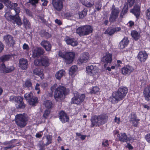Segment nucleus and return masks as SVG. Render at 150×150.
I'll list each match as a JSON object with an SVG mask.
<instances>
[{
  "mask_svg": "<svg viewBox=\"0 0 150 150\" xmlns=\"http://www.w3.org/2000/svg\"><path fill=\"white\" fill-rule=\"evenodd\" d=\"M127 90L126 87L119 88L117 91L112 93V96L109 98V101L113 104H115L122 100L126 96Z\"/></svg>",
  "mask_w": 150,
  "mask_h": 150,
  "instance_id": "1",
  "label": "nucleus"
},
{
  "mask_svg": "<svg viewBox=\"0 0 150 150\" xmlns=\"http://www.w3.org/2000/svg\"><path fill=\"white\" fill-rule=\"evenodd\" d=\"M108 119V116L105 114L99 116H94L92 117L91 121L92 127L95 125L99 126L105 123Z\"/></svg>",
  "mask_w": 150,
  "mask_h": 150,
  "instance_id": "2",
  "label": "nucleus"
},
{
  "mask_svg": "<svg viewBox=\"0 0 150 150\" xmlns=\"http://www.w3.org/2000/svg\"><path fill=\"white\" fill-rule=\"evenodd\" d=\"M93 27L89 25L81 26L79 27L76 30V33L80 36L89 35L93 31Z\"/></svg>",
  "mask_w": 150,
  "mask_h": 150,
  "instance_id": "3",
  "label": "nucleus"
},
{
  "mask_svg": "<svg viewBox=\"0 0 150 150\" xmlns=\"http://www.w3.org/2000/svg\"><path fill=\"white\" fill-rule=\"evenodd\" d=\"M28 119L25 114L16 115L15 121L17 125L20 127H24L27 125Z\"/></svg>",
  "mask_w": 150,
  "mask_h": 150,
  "instance_id": "4",
  "label": "nucleus"
},
{
  "mask_svg": "<svg viewBox=\"0 0 150 150\" xmlns=\"http://www.w3.org/2000/svg\"><path fill=\"white\" fill-rule=\"evenodd\" d=\"M66 89L63 86H59L56 88L54 93V98L57 101L60 102L63 99V95L65 94Z\"/></svg>",
  "mask_w": 150,
  "mask_h": 150,
  "instance_id": "5",
  "label": "nucleus"
},
{
  "mask_svg": "<svg viewBox=\"0 0 150 150\" xmlns=\"http://www.w3.org/2000/svg\"><path fill=\"white\" fill-rule=\"evenodd\" d=\"M13 11H15L16 13V15H10L9 16L10 20L13 23H16L18 26H21L22 24L21 20L20 17L17 15L20 11V8L17 6L15 7Z\"/></svg>",
  "mask_w": 150,
  "mask_h": 150,
  "instance_id": "6",
  "label": "nucleus"
},
{
  "mask_svg": "<svg viewBox=\"0 0 150 150\" xmlns=\"http://www.w3.org/2000/svg\"><path fill=\"white\" fill-rule=\"evenodd\" d=\"M50 60L46 56L41 57L40 59H37L34 60V64L36 66H42L45 67H48L50 64Z\"/></svg>",
  "mask_w": 150,
  "mask_h": 150,
  "instance_id": "7",
  "label": "nucleus"
},
{
  "mask_svg": "<svg viewBox=\"0 0 150 150\" xmlns=\"http://www.w3.org/2000/svg\"><path fill=\"white\" fill-rule=\"evenodd\" d=\"M74 96L72 98L71 103L79 105L84 100L85 95L83 94H80L77 91L74 93Z\"/></svg>",
  "mask_w": 150,
  "mask_h": 150,
  "instance_id": "8",
  "label": "nucleus"
},
{
  "mask_svg": "<svg viewBox=\"0 0 150 150\" xmlns=\"http://www.w3.org/2000/svg\"><path fill=\"white\" fill-rule=\"evenodd\" d=\"M11 99H13L15 102L16 107L17 109H23L25 107V105L23 102V98L21 96H11Z\"/></svg>",
  "mask_w": 150,
  "mask_h": 150,
  "instance_id": "9",
  "label": "nucleus"
},
{
  "mask_svg": "<svg viewBox=\"0 0 150 150\" xmlns=\"http://www.w3.org/2000/svg\"><path fill=\"white\" fill-rule=\"evenodd\" d=\"M137 2L135 3L134 6L130 10V12L134 15L137 18L139 16L140 14L141 2L139 0H137Z\"/></svg>",
  "mask_w": 150,
  "mask_h": 150,
  "instance_id": "10",
  "label": "nucleus"
},
{
  "mask_svg": "<svg viewBox=\"0 0 150 150\" xmlns=\"http://www.w3.org/2000/svg\"><path fill=\"white\" fill-rule=\"evenodd\" d=\"M64 0H52V4L54 10L60 11L63 7V2Z\"/></svg>",
  "mask_w": 150,
  "mask_h": 150,
  "instance_id": "11",
  "label": "nucleus"
},
{
  "mask_svg": "<svg viewBox=\"0 0 150 150\" xmlns=\"http://www.w3.org/2000/svg\"><path fill=\"white\" fill-rule=\"evenodd\" d=\"M15 68L13 66L6 67L4 63L1 64L0 66V71L3 73H10Z\"/></svg>",
  "mask_w": 150,
  "mask_h": 150,
  "instance_id": "12",
  "label": "nucleus"
},
{
  "mask_svg": "<svg viewBox=\"0 0 150 150\" xmlns=\"http://www.w3.org/2000/svg\"><path fill=\"white\" fill-rule=\"evenodd\" d=\"M44 52V49L42 48L37 47L33 50L32 56L33 58H38L43 55Z\"/></svg>",
  "mask_w": 150,
  "mask_h": 150,
  "instance_id": "13",
  "label": "nucleus"
},
{
  "mask_svg": "<svg viewBox=\"0 0 150 150\" xmlns=\"http://www.w3.org/2000/svg\"><path fill=\"white\" fill-rule=\"evenodd\" d=\"M86 71L88 75L90 76H94L98 73V68L96 66H88L86 68Z\"/></svg>",
  "mask_w": 150,
  "mask_h": 150,
  "instance_id": "14",
  "label": "nucleus"
},
{
  "mask_svg": "<svg viewBox=\"0 0 150 150\" xmlns=\"http://www.w3.org/2000/svg\"><path fill=\"white\" fill-rule=\"evenodd\" d=\"M75 54L73 52H67L65 53V61L68 64H70L73 61Z\"/></svg>",
  "mask_w": 150,
  "mask_h": 150,
  "instance_id": "15",
  "label": "nucleus"
},
{
  "mask_svg": "<svg viewBox=\"0 0 150 150\" xmlns=\"http://www.w3.org/2000/svg\"><path fill=\"white\" fill-rule=\"evenodd\" d=\"M148 55L145 51H142L138 53L137 58L141 62H144L147 59Z\"/></svg>",
  "mask_w": 150,
  "mask_h": 150,
  "instance_id": "16",
  "label": "nucleus"
},
{
  "mask_svg": "<svg viewBox=\"0 0 150 150\" xmlns=\"http://www.w3.org/2000/svg\"><path fill=\"white\" fill-rule=\"evenodd\" d=\"M112 54L108 52H106L101 59L102 62L106 64L110 63L112 61Z\"/></svg>",
  "mask_w": 150,
  "mask_h": 150,
  "instance_id": "17",
  "label": "nucleus"
},
{
  "mask_svg": "<svg viewBox=\"0 0 150 150\" xmlns=\"http://www.w3.org/2000/svg\"><path fill=\"white\" fill-rule=\"evenodd\" d=\"M4 39L5 42L8 45H13L15 44V41L13 37L10 35H7L4 36Z\"/></svg>",
  "mask_w": 150,
  "mask_h": 150,
  "instance_id": "18",
  "label": "nucleus"
},
{
  "mask_svg": "<svg viewBox=\"0 0 150 150\" xmlns=\"http://www.w3.org/2000/svg\"><path fill=\"white\" fill-rule=\"evenodd\" d=\"M89 58V54L87 52H84L82 54L78 61L82 64L87 62Z\"/></svg>",
  "mask_w": 150,
  "mask_h": 150,
  "instance_id": "19",
  "label": "nucleus"
},
{
  "mask_svg": "<svg viewBox=\"0 0 150 150\" xmlns=\"http://www.w3.org/2000/svg\"><path fill=\"white\" fill-rule=\"evenodd\" d=\"M19 66L22 69L25 70L28 67V61L26 59L22 58L19 60Z\"/></svg>",
  "mask_w": 150,
  "mask_h": 150,
  "instance_id": "20",
  "label": "nucleus"
},
{
  "mask_svg": "<svg viewBox=\"0 0 150 150\" xmlns=\"http://www.w3.org/2000/svg\"><path fill=\"white\" fill-rule=\"evenodd\" d=\"M121 28L120 27H116L114 28H108L105 31V33L111 35H113L115 32L119 31L121 30Z\"/></svg>",
  "mask_w": 150,
  "mask_h": 150,
  "instance_id": "21",
  "label": "nucleus"
},
{
  "mask_svg": "<svg viewBox=\"0 0 150 150\" xmlns=\"http://www.w3.org/2000/svg\"><path fill=\"white\" fill-rule=\"evenodd\" d=\"M64 40L68 45H71L73 47L76 46L78 44V42L75 39L71 38L69 37H66Z\"/></svg>",
  "mask_w": 150,
  "mask_h": 150,
  "instance_id": "22",
  "label": "nucleus"
},
{
  "mask_svg": "<svg viewBox=\"0 0 150 150\" xmlns=\"http://www.w3.org/2000/svg\"><path fill=\"white\" fill-rule=\"evenodd\" d=\"M59 118L60 120L62 123L68 122L69 118L67 114L63 111H60L59 113Z\"/></svg>",
  "mask_w": 150,
  "mask_h": 150,
  "instance_id": "23",
  "label": "nucleus"
},
{
  "mask_svg": "<svg viewBox=\"0 0 150 150\" xmlns=\"http://www.w3.org/2000/svg\"><path fill=\"white\" fill-rule=\"evenodd\" d=\"M133 68L132 67L128 65L122 68V72L124 75H129L133 71Z\"/></svg>",
  "mask_w": 150,
  "mask_h": 150,
  "instance_id": "24",
  "label": "nucleus"
},
{
  "mask_svg": "<svg viewBox=\"0 0 150 150\" xmlns=\"http://www.w3.org/2000/svg\"><path fill=\"white\" fill-rule=\"evenodd\" d=\"M40 44L46 51H49L51 50L52 46L49 42L47 40H44L41 42Z\"/></svg>",
  "mask_w": 150,
  "mask_h": 150,
  "instance_id": "25",
  "label": "nucleus"
},
{
  "mask_svg": "<svg viewBox=\"0 0 150 150\" xmlns=\"http://www.w3.org/2000/svg\"><path fill=\"white\" fill-rule=\"evenodd\" d=\"M129 42V41L128 38L127 37H125L120 42L119 46L120 49H123L127 46Z\"/></svg>",
  "mask_w": 150,
  "mask_h": 150,
  "instance_id": "26",
  "label": "nucleus"
},
{
  "mask_svg": "<svg viewBox=\"0 0 150 150\" xmlns=\"http://www.w3.org/2000/svg\"><path fill=\"white\" fill-rule=\"evenodd\" d=\"M119 141L122 142H127L128 141V138L126 134L120 133L117 136Z\"/></svg>",
  "mask_w": 150,
  "mask_h": 150,
  "instance_id": "27",
  "label": "nucleus"
},
{
  "mask_svg": "<svg viewBox=\"0 0 150 150\" xmlns=\"http://www.w3.org/2000/svg\"><path fill=\"white\" fill-rule=\"evenodd\" d=\"M83 5L87 7L90 8L92 7L94 3V0H91L89 2L87 0H83L81 1Z\"/></svg>",
  "mask_w": 150,
  "mask_h": 150,
  "instance_id": "28",
  "label": "nucleus"
},
{
  "mask_svg": "<svg viewBox=\"0 0 150 150\" xmlns=\"http://www.w3.org/2000/svg\"><path fill=\"white\" fill-rule=\"evenodd\" d=\"M120 11L119 8L115 7L114 5L112 6L110 13L118 16Z\"/></svg>",
  "mask_w": 150,
  "mask_h": 150,
  "instance_id": "29",
  "label": "nucleus"
},
{
  "mask_svg": "<svg viewBox=\"0 0 150 150\" xmlns=\"http://www.w3.org/2000/svg\"><path fill=\"white\" fill-rule=\"evenodd\" d=\"M144 94L146 100L150 101V86L148 89L146 88L144 91Z\"/></svg>",
  "mask_w": 150,
  "mask_h": 150,
  "instance_id": "30",
  "label": "nucleus"
},
{
  "mask_svg": "<svg viewBox=\"0 0 150 150\" xmlns=\"http://www.w3.org/2000/svg\"><path fill=\"white\" fill-rule=\"evenodd\" d=\"M12 57V55L9 54H5L0 57V61L4 63L6 61H8Z\"/></svg>",
  "mask_w": 150,
  "mask_h": 150,
  "instance_id": "31",
  "label": "nucleus"
},
{
  "mask_svg": "<svg viewBox=\"0 0 150 150\" xmlns=\"http://www.w3.org/2000/svg\"><path fill=\"white\" fill-rule=\"evenodd\" d=\"M65 73V71L64 70H59L56 73L55 75V77L57 79L59 80L64 75Z\"/></svg>",
  "mask_w": 150,
  "mask_h": 150,
  "instance_id": "32",
  "label": "nucleus"
},
{
  "mask_svg": "<svg viewBox=\"0 0 150 150\" xmlns=\"http://www.w3.org/2000/svg\"><path fill=\"white\" fill-rule=\"evenodd\" d=\"M43 140L45 141V145L46 146H47L49 144H51L52 142V136L50 135H47L45 138L43 139Z\"/></svg>",
  "mask_w": 150,
  "mask_h": 150,
  "instance_id": "33",
  "label": "nucleus"
},
{
  "mask_svg": "<svg viewBox=\"0 0 150 150\" xmlns=\"http://www.w3.org/2000/svg\"><path fill=\"white\" fill-rule=\"evenodd\" d=\"M23 24L26 29L30 28L31 27L30 22L27 19L24 18L23 20Z\"/></svg>",
  "mask_w": 150,
  "mask_h": 150,
  "instance_id": "34",
  "label": "nucleus"
},
{
  "mask_svg": "<svg viewBox=\"0 0 150 150\" xmlns=\"http://www.w3.org/2000/svg\"><path fill=\"white\" fill-rule=\"evenodd\" d=\"M118 17V16L116 15L110 13L109 18V22L110 23H112L116 21Z\"/></svg>",
  "mask_w": 150,
  "mask_h": 150,
  "instance_id": "35",
  "label": "nucleus"
},
{
  "mask_svg": "<svg viewBox=\"0 0 150 150\" xmlns=\"http://www.w3.org/2000/svg\"><path fill=\"white\" fill-rule=\"evenodd\" d=\"M40 35L41 37H45L47 39L49 38L52 36L51 34L46 32L45 30H42L41 31Z\"/></svg>",
  "mask_w": 150,
  "mask_h": 150,
  "instance_id": "36",
  "label": "nucleus"
},
{
  "mask_svg": "<svg viewBox=\"0 0 150 150\" xmlns=\"http://www.w3.org/2000/svg\"><path fill=\"white\" fill-rule=\"evenodd\" d=\"M33 74L36 75L41 76L43 74V71L40 68H36L33 71Z\"/></svg>",
  "mask_w": 150,
  "mask_h": 150,
  "instance_id": "37",
  "label": "nucleus"
},
{
  "mask_svg": "<svg viewBox=\"0 0 150 150\" xmlns=\"http://www.w3.org/2000/svg\"><path fill=\"white\" fill-rule=\"evenodd\" d=\"M33 98H34L33 100L32 98L28 102L30 105L35 106L38 103V99L37 97L35 96L33 97Z\"/></svg>",
  "mask_w": 150,
  "mask_h": 150,
  "instance_id": "38",
  "label": "nucleus"
},
{
  "mask_svg": "<svg viewBox=\"0 0 150 150\" xmlns=\"http://www.w3.org/2000/svg\"><path fill=\"white\" fill-rule=\"evenodd\" d=\"M44 105L47 108L50 109L52 107L53 103L51 101L47 100L44 102Z\"/></svg>",
  "mask_w": 150,
  "mask_h": 150,
  "instance_id": "39",
  "label": "nucleus"
},
{
  "mask_svg": "<svg viewBox=\"0 0 150 150\" xmlns=\"http://www.w3.org/2000/svg\"><path fill=\"white\" fill-rule=\"evenodd\" d=\"M34 97L33 96V93L31 92L26 93L24 95V98L27 101H28L32 98L34 99L33 98Z\"/></svg>",
  "mask_w": 150,
  "mask_h": 150,
  "instance_id": "40",
  "label": "nucleus"
},
{
  "mask_svg": "<svg viewBox=\"0 0 150 150\" xmlns=\"http://www.w3.org/2000/svg\"><path fill=\"white\" fill-rule=\"evenodd\" d=\"M131 35L135 40L138 39L139 38V34L135 30H133L131 32Z\"/></svg>",
  "mask_w": 150,
  "mask_h": 150,
  "instance_id": "41",
  "label": "nucleus"
},
{
  "mask_svg": "<svg viewBox=\"0 0 150 150\" xmlns=\"http://www.w3.org/2000/svg\"><path fill=\"white\" fill-rule=\"evenodd\" d=\"M40 150H45V141H40L38 144Z\"/></svg>",
  "mask_w": 150,
  "mask_h": 150,
  "instance_id": "42",
  "label": "nucleus"
},
{
  "mask_svg": "<svg viewBox=\"0 0 150 150\" xmlns=\"http://www.w3.org/2000/svg\"><path fill=\"white\" fill-rule=\"evenodd\" d=\"M95 10H94V12L100 11L102 5L101 2L98 1L95 4Z\"/></svg>",
  "mask_w": 150,
  "mask_h": 150,
  "instance_id": "43",
  "label": "nucleus"
},
{
  "mask_svg": "<svg viewBox=\"0 0 150 150\" xmlns=\"http://www.w3.org/2000/svg\"><path fill=\"white\" fill-rule=\"evenodd\" d=\"M77 69V67L76 65L72 66L69 70V73L70 75H72L76 71Z\"/></svg>",
  "mask_w": 150,
  "mask_h": 150,
  "instance_id": "44",
  "label": "nucleus"
},
{
  "mask_svg": "<svg viewBox=\"0 0 150 150\" xmlns=\"http://www.w3.org/2000/svg\"><path fill=\"white\" fill-rule=\"evenodd\" d=\"M87 10L86 9H84L81 12L79 13V18H82L84 17L87 14Z\"/></svg>",
  "mask_w": 150,
  "mask_h": 150,
  "instance_id": "45",
  "label": "nucleus"
},
{
  "mask_svg": "<svg viewBox=\"0 0 150 150\" xmlns=\"http://www.w3.org/2000/svg\"><path fill=\"white\" fill-rule=\"evenodd\" d=\"M24 85L26 87L32 88V83L30 79H27L25 81Z\"/></svg>",
  "mask_w": 150,
  "mask_h": 150,
  "instance_id": "46",
  "label": "nucleus"
},
{
  "mask_svg": "<svg viewBox=\"0 0 150 150\" xmlns=\"http://www.w3.org/2000/svg\"><path fill=\"white\" fill-rule=\"evenodd\" d=\"M18 6V4L17 3H13L11 1L10 3H9V4H8L7 7L8 8H10L11 9L13 10L15 7H16Z\"/></svg>",
  "mask_w": 150,
  "mask_h": 150,
  "instance_id": "47",
  "label": "nucleus"
},
{
  "mask_svg": "<svg viewBox=\"0 0 150 150\" xmlns=\"http://www.w3.org/2000/svg\"><path fill=\"white\" fill-rule=\"evenodd\" d=\"M99 90V89L97 86H95L93 87L92 89L90 91V93H96L98 92Z\"/></svg>",
  "mask_w": 150,
  "mask_h": 150,
  "instance_id": "48",
  "label": "nucleus"
},
{
  "mask_svg": "<svg viewBox=\"0 0 150 150\" xmlns=\"http://www.w3.org/2000/svg\"><path fill=\"white\" fill-rule=\"evenodd\" d=\"M50 113V109H46L45 111L43 114V116L45 118H47L48 116Z\"/></svg>",
  "mask_w": 150,
  "mask_h": 150,
  "instance_id": "49",
  "label": "nucleus"
},
{
  "mask_svg": "<svg viewBox=\"0 0 150 150\" xmlns=\"http://www.w3.org/2000/svg\"><path fill=\"white\" fill-rule=\"evenodd\" d=\"M38 19L40 20L42 23L45 25H47V21H46V20L45 19H44L43 17L40 16H38Z\"/></svg>",
  "mask_w": 150,
  "mask_h": 150,
  "instance_id": "50",
  "label": "nucleus"
},
{
  "mask_svg": "<svg viewBox=\"0 0 150 150\" xmlns=\"http://www.w3.org/2000/svg\"><path fill=\"white\" fill-rule=\"evenodd\" d=\"M39 0H29V2L32 6H35L36 4L38 3Z\"/></svg>",
  "mask_w": 150,
  "mask_h": 150,
  "instance_id": "51",
  "label": "nucleus"
},
{
  "mask_svg": "<svg viewBox=\"0 0 150 150\" xmlns=\"http://www.w3.org/2000/svg\"><path fill=\"white\" fill-rule=\"evenodd\" d=\"M26 14L30 17H32L33 15L32 12L28 9L26 8L25 9Z\"/></svg>",
  "mask_w": 150,
  "mask_h": 150,
  "instance_id": "52",
  "label": "nucleus"
},
{
  "mask_svg": "<svg viewBox=\"0 0 150 150\" xmlns=\"http://www.w3.org/2000/svg\"><path fill=\"white\" fill-rule=\"evenodd\" d=\"M15 146V145H14L12 143L11 144L8 145V146L4 147V150H7L8 149H11L12 148Z\"/></svg>",
  "mask_w": 150,
  "mask_h": 150,
  "instance_id": "53",
  "label": "nucleus"
},
{
  "mask_svg": "<svg viewBox=\"0 0 150 150\" xmlns=\"http://www.w3.org/2000/svg\"><path fill=\"white\" fill-rule=\"evenodd\" d=\"M139 120L137 119L136 115L135 114H131V121H133L135 120Z\"/></svg>",
  "mask_w": 150,
  "mask_h": 150,
  "instance_id": "54",
  "label": "nucleus"
},
{
  "mask_svg": "<svg viewBox=\"0 0 150 150\" xmlns=\"http://www.w3.org/2000/svg\"><path fill=\"white\" fill-rule=\"evenodd\" d=\"M126 13L125 12L122 10L120 15V16L121 18L120 19L119 18L118 21H122V19L123 18V16L125 15Z\"/></svg>",
  "mask_w": 150,
  "mask_h": 150,
  "instance_id": "55",
  "label": "nucleus"
},
{
  "mask_svg": "<svg viewBox=\"0 0 150 150\" xmlns=\"http://www.w3.org/2000/svg\"><path fill=\"white\" fill-rule=\"evenodd\" d=\"M0 1L3 3L6 6L10 3L11 1L9 0H0Z\"/></svg>",
  "mask_w": 150,
  "mask_h": 150,
  "instance_id": "56",
  "label": "nucleus"
},
{
  "mask_svg": "<svg viewBox=\"0 0 150 150\" xmlns=\"http://www.w3.org/2000/svg\"><path fill=\"white\" fill-rule=\"evenodd\" d=\"M23 50H25L26 51H28L29 50V47L28 45L24 43L23 46Z\"/></svg>",
  "mask_w": 150,
  "mask_h": 150,
  "instance_id": "57",
  "label": "nucleus"
},
{
  "mask_svg": "<svg viewBox=\"0 0 150 150\" xmlns=\"http://www.w3.org/2000/svg\"><path fill=\"white\" fill-rule=\"evenodd\" d=\"M134 0H127V4L129 5V7H131L134 4Z\"/></svg>",
  "mask_w": 150,
  "mask_h": 150,
  "instance_id": "58",
  "label": "nucleus"
},
{
  "mask_svg": "<svg viewBox=\"0 0 150 150\" xmlns=\"http://www.w3.org/2000/svg\"><path fill=\"white\" fill-rule=\"evenodd\" d=\"M122 11L125 12L126 13L128 11V7L127 4H125L124 6L123 9H122Z\"/></svg>",
  "mask_w": 150,
  "mask_h": 150,
  "instance_id": "59",
  "label": "nucleus"
},
{
  "mask_svg": "<svg viewBox=\"0 0 150 150\" xmlns=\"http://www.w3.org/2000/svg\"><path fill=\"white\" fill-rule=\"evenodd\" d=\"M122 11L125 12L126 13L128 11V7L127 4H125L124 6L123 9H122Z\"/></svg>",
  "mask_w": 150,
  "mask_h": 150,
  "instance_id": "60",
  "label": "nucleus"
},
{
  "mask_svg": "<svg viewBox=\"0 0 150 150\" xmlns=\"http://www.w3.org/2000/svg\"><path fill=\"white\" fill-rule=\"evenodd\" d=\"M102 144L104 146L107 147L109 145L108 141V140H106L103 141Z\"/></svg>",
  "mask_w": 150,
  "mask_h": 150,
  "instance_id": "61",
  "label": "nucleus"
},
{
  "mask_svg": "<svg viewBox=\"0 0 150 150\" xmlns=\"http://www.w3.org/2000/svg\"><path fill=\"white\" fill-rule=\"evenodd\" d=\"M145 139L146 141L150 144V133L147 134L145 136Z\"/></svg>",
  "mask_w": 150,
  "mask_h": 150,
  "instance_id": "62",
  "label": "nucleus"
},
{
  "mask_svg": "<svg viewBox=\"0 0 150 150\" xmlns=\"http://www.w3.org/2000/svg\"><path fill=\"white\" fill-rule=\"evenodd\" d=\"M140 120L139 119L137 120L134 121H132V123L134 127H137L138 124V122Z\"/></svg>",
  "mask_w": 150,
  "mask_h": 150,
  "instance_id": "63",
  "label": "nucleus"
},
{
  "mask_svg": "<svg viewBox=\"0 0 150 150\" xmlns=\"http://www.w3.org/2000/svg\"><path fill=\"white\" fill-rule=\"evenodd\" d=\"M146 14L149 19L150 20V8L147 10Z\"/></svg>",
  "mask_w": 150,
  "mask_h": 150,
  "instance_id": "64",
  "label": "nucleus"
}]
</instances>
